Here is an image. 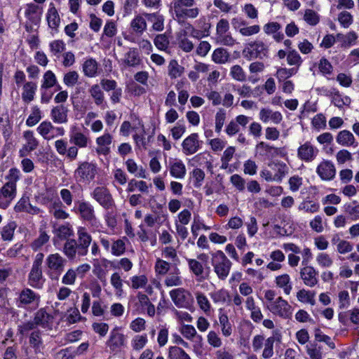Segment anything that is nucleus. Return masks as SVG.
<instances>
[{"mask_svg":"<svg viewBox=\"0 0 359 359\" xmlns=\"http://www.w3.org/2000/svg\"><path fill=\"white\" fill-rule=\"evenodd\" d=\"M172 8L179 22H183L187 19L196 18L200 13V8L194 7L195 0H174Z\"/></svg>","mask_w":359,"mask_h":359,"instance_id":"nucleus-1","label":"nucleus"},{"mask_svg":"<svg viewBox=\"0 0 359 359\" xmlns=\"http://www.w3.org/2000/svg\"><path fill=\"white\" fill-rule=\"evenodd\" d=\"M210 255L215 273L219 279H226L229 274L232 263L221 250L210 252Z\"/></svg>","mask_w":359,"mask_h":359,"instance_id":"nucleus-2","label":"nucleus"},{"mask_svg":"<svg viewBox=\"0 0 359 359\" xmlns=\"http://www.w3.org/2000/svg\"><path fill=\"white\" fill-rule=\"evenodd\" d=\"M269 49L267 46L261 41H256L247 44L243 50L245 58L248 60L257 58L263 59L267 57Z\"/></svg>","mask_w":359,"mask_h":359,"instance_id":"nucleus-3","label":"nucleus"},{"mask_svg":"<svg viewBox=\"0 0 359 359\" xmlns=\"http://www.w3.org/2000/svg\"><path fill=\"white\" fill-rule=\"evenodd\" d=\"M97 166L87 161L81 163L74 172V177L79 182H90L97 174Z\"/></svg>","mask_w":359,"mask_h":359,"instance_id":"nucleus-4","label":"nucleus"},{"mask_svg":"<svg viewBox=\"0 0 359 359\" xmlns=\"http://www.w3.org/2000/svg\"><path fill=\"white\" fill-rule=\"evenodd\" d=\"M126 337L121 332V328L116 327L110 332L109 339L106 342L109 351L114 353L120 352L126 346Z\"/></svg>","mask_w":359,"mask_h":359,"instance_id":"nucleus-5","label":"nucleus"},{"mask_svg":"<svg viewBox=\"0 0 359 359\" xmlns=\"http://www.w3.org/2000/svg\"><path fill=\"white\" fill-rule=\"evenodd\" d=\"M67 263L66 259L62 257L59 253L49 255L46 259V264L50 271V276L57 278L64 271L65 266Z\"/></svg>","mask_w":359,"mask_h":359,"instance_id":"nucleus-6","label":"nucleus"},{"mask_svg":"<svg viewBox=\"0 0 359 359\" xmlns=\"http://www.w3.org/2000/svg\"><path fill=\"white\" fill-rule=\"evenodd\" d=\"M91 196L93 199L106 210H109L115 205L112 195L109 190L104 187H95Z\"/></svg>","mask_w":359,"mask_h":359,"instance_id":"nucleus-7","label":"nucleus"},{"mask_svg":"<svg viewBox=\"0 0 359 359\" xmlns=\"http://www.w3.org/2000/svg\"><path fill=\"white\" fill-rule=\"evenodd\" d=\"M267 309L274 315L285 319L290 318L292 314L291 306L281 297L276 298L271 303H269Z\"/></svg>","mask_w":359,"mask_h":359,"instance_id":"nucleus-8","label":"nucleus"},{"mask_svg":"<svg viewBox=\"0 0 359 359\" xmlns=\"http://www.w3.org/2000/svg\"><path fill=\"white\" fill-rule=\"evenodd\" d=\"M37 132L46 140H50L56 136H63L65 129L62 127H55L50 121H43L36 128Z\"/></svg>","mask_w":359,"mask_h":359,"instance_id":"nucleus-9","label":"nucleus"},{"mask_svg":"<svg viewBox=\"0 0 359 359\" xmlns=\"http://www.w3.org/2000/svg\"><path fill=\"white\" fill-rule=\"evenodd\" d=\"M318 149L309 141H306L300 144L297 149V157L301 161L306 163L313 161L318 156Z\"/></svg>","mask_w":359,"mask_h":359,"instance_id":"nucleus-10","label":"nucleus"},{"mask_svg":"<svg viewBox=\"0 0 359 359\" xmlns=\"http://www.w3.org/2000/svg\"><path fill=\"white\" fill-rule=\"evenodd\" d=\"M40 295L29 288L23 289L18 297V302L19 307H26L32 305L38 307L40 302Z\"/></svg>","mask_w":359,"mask_h":359,"instance_id":"nucleus-11","label":"nucleus"},{"mask_svg":"<svg viewBox=\"0 0 359 359\" xmlns=\"http://www.w3.org/2000/svg\"><path fill=\"white\" fill-rule=\"evenodd\" d=\"M201 144L198 133H191L182 143V152L186 156L194 154L201 149Z\"/></svg>","mask_w":359,"mask_h":359,"instance_id":"nucleus-12","label":"nucleus"},{"mask_svg":"<svg viewBox=\"0 0 359 359\" xmlns=\"http://www.w3.org/2000/svg\"><path fill=\"white\" fill-rule=\"evenodd\" d=\"M142 62L139 50L135 48H129L121 60V65L124 68L137 67Z\"/></svg>","mask_w":359,"mask_h":359,"instance_id":"nucleus-13","label":"nucleus"},{"mask_svg":"<svg viewBox=\"0 0 359 359\" xmlns=\"http://www.w3.org/2000/svg\"><path fill=\"white\" fill-rule=\"evenodd\" d=\"M316 172L323 180H331L336 175L334 163L328 160H323L316 168Z\"/></svg>","mask_w":359,"mask_h":359,"instance_id":"nucleus-14","label":"nucleus"},{"mask_svg":"<svg viewBox=\"0 0 359 359\" xmlns=\"http://www.w3.org/2000/svg\"><path fill=\"white\" fill-rule=\"evenodd\" d=\"M23 138L25 143L20 150V156L21 157L27 156L31 151L35 150L39 146V141L34 137L32 130H26L23 133Z\"/></svg>","mask_w":359,"mask_h":359,"instance_id":"nucleus-15","label":"nucleus"},{"mask_svg":"<svg viewBox=\"0 0 359 359\" xmlns=\"http://www.w3.org/2000/svg\"><path fill=\"white\" fill-rule=\"evenodd\" d=\"M77 245L80 248L82 256H86L88 252V248L92 242V236L85 227L80 226L77 229Z\"/></svg>","mask_w":359,"mask_h":359,"instance_id":"nucleus-16","label":"nucleus"},{"mask_svg":"<svg viewBox=\"0 0 359 359\" xmlns=\"http://www.w3.org/2000/svg\"><path fill=\"white\" fill-rule=\"evenodd\" d=\"M282 335L279 330H276L273 332L272 336L268 337L264 344V350L262 357L264 359L271 358L273 355V346L275 342L280 343Z\"/></svg>","mask_w":359,"mask_h":359,"instance_id":"nucleus-17","label":"nucleus"},{"mask_svg":"<svg viewBox=\"0 0 359 359\" xmlns=\"http://www.w3.org/2000/svg\"><path fill=\"white\" fill-rule=\"evenodd\" d=\"M29 344L36 355H43L45 345L42 339V332L41 330H36L30 334Z\"/></svg>","mask_w":359,"mask_h":359,"instance_id":"nucleus-18","label":"nucleus"},{"mask_svg":"<svg viewBox=\"0 0 359 359\" xmlns=\"http://www.w3.org/2000/svg\"><path fill=\"white\" fill-rule=\"evenodd\" d=\"M318 271L311 266H304L300 270V277L304 283L309 287H313L318 283Z\"/></svg>","mask_w":359,"mask_h":359,"instance_id":"nucleus-19","label":"nucleus"},{"mask_svg":"<svg viewBox=\"0 0 359 359\" xmlns=\"http://www.w3.org/2000/svg\"><path fill=\"white\" fill-rule=\"evenodd\" d=\"M256 150L259 151V155L266 158H273L278 156H283V149L281 148L271 146L264 142H260L256 145Z\"/></svg>","mask_w":359,"mask_h":359,"instance_id":"nucleus-20","label":"nucleus"},{"mask_svg":"<svg viewBox=\"0 0 359 359\" xmlns=\"http://www.w3.org/2000/svg\"><path fill=\"white\" fill-rule=\"evenodd\" d=\"M55 236L53 238V243L55 245L57 240L65 241L70 240L74 235V231L69 223L61 224L53 229Z\"/></svg>","mask_w":359,"mask_h":359,"instance_id":"nucleus-21","label":"nucleus"},{"mask_svg":"<svg viewBox=\"0 0 359 359\" xmlns=\"http://www.w3.org/2000/svg\"><path fill=\"white\" fill-rule=\"evenodd\" d=\"M112 135L109 133L97 137L95 142L97 145L96 152L98 154L108 155L110 153V144L112 142Z\"/></svg>","mask_w":359,"mask_h":359,"instance_id":"nucleus-22","label":"nucleus"},{"mask_svg":"<svg viewBox=\"0 0 359 359\" xmlns=\"http://www.w3.org/2000/svg\"><path fill=\"white\" fill-rule=\"evenodd\" d=\"M63 254L70 260H74L76 257V255L83 257L80 252V248L77 245L76 240L72 238L65 241L62 249Z\"/></svg>","mask_w":359,"mask_h":359,"instance_id":"nucleus-23","label":"nucleus"},{"mask_svg":"<svg viewBox=\"0 0 359 359\" xmlns=\"http://www.w3.org/2000/svg\"><path fill=\"white\" fill-rule=\"evenodd\" d=\"M68 109L63 104L53 107L50 111V117L55 123H66L68 121Z\"/></svg>","mask_w":359,"mask_h":359,"instance_id":"nucleus-24","label":"nucleus"},{"mask_svg":"<svg viewBox=\"0 0 359 359\" xmlns=\"http://www.w3.org/2000/svg\"><path fill=\"white\" fill-rule=\"evenodd\" d=\"M45 278L43 276L42 269L32 268L28 276V284L36 289L43 287Z\"/></svg>","mask_w":359,"mask_h":359,"instance_id":"nucleus-25","label":"nucleus"},{"mask_svg":"<svg viewBox=\"0 0 359 359\" xmlns=\"http://www.w3.org/2000/svg\"><path fill=\"white\" fill-rule=\"evenodd\" d=\"M169 170L170 175L177 179H183L187 172L184 163L180 159H174L169 162Z\"/></svg>","mask_w":359,"mask_h":359,"instance_id":"nucleus-26","label":"nucleus"},{"mask_svg":"<svg viewBox=\"0 0 359 359\" xmlns=\"http://www.w3.org/2000/svg\"><path fill=\"white\" fill-rule=\"evenodd\" d=\"M170 297L177 307H185L188 304L187 296L189 293L183 288H177L170 291Z\"/></svg>","mask_w":359,"mask_h":359,"instance_id":"nucleus-27","label":"nucleus"},{"mask_svg":"<svg viewBox=\"0 0 359 359\" xmlns=\"http://www.w3.org/2000/svg\"><path fill=\"white\" fill-rule=\"evenodd\" d=\"M78 209L81 217L87 222H92L96 219L93 205L88 202L79 201Z\"/></svg>","mask_w":359,"mask_h":359,"instance_id":"nucleus-28","label":"nucleus"},{"mask_svg":"<svg viewBox=\"0 0 359 359\" xmlns=\"http://www.w3.org/2000/svg\"><path fill=\"white\" fill-rule=\"evenodd\" d=\"M69 137L70 142L80 148L86 147L90 142V138L76 128L71 131Z\"/></svg>","mask_w":359,"mask_h":359,"instance_id":"nucleus-29","label":"nucleus"},{"mask_svg":"<svg viewBox=\"0 0 359 359\" xmlns=\"http://www.w3.org/2000/svg\"><path fill=\"white\" fill-rule=\"evenodd\" d=\"M336 140L339 144L343 147L353 146L356 147L358 146V142H355V137L347 130L340 131L336 137Z\"/></svg>","mask_w":359,"mask_h":359,"instance_id":"nucleus-30","label":"nucleus"},{"mask_svg":"<svg viewBox=\"0 0 359 359\" xmlns=\"http://www.w3.org/2000/svg\"><path fill=\"white\" fill-rule=\"evenodd\" d=\"M259 118L264 123L271 120L273 123L278 124L283 120V116L279 111H273L269 109L263 108L259 111Z\"/></svg>","mask_w":359,"mask_h":359,"instance_id":"nucleus-31","label":"nucleus"},{"mask_svg":"<svg viewBox=\"0 0 359 359\" xmlns=\"http://www.w3.org/2000/svg\"><path fill=\"white\" fill-rule=\"evenodd\" d=\"M46 20L50 29L57 32L60 24V18L54 4L51 3L48 10Z\"/></svg>","mask_w":359,"mask_h":359,"instance_id":"nucleus-32","label":"nucleus"},{"mask_svg":"<svg viewBox=\"0 0 359 359\" xmlns=\"http://www.w3.org/2000/svg\"><path fill=\"white\" fill-rule=\"evenodd\" d=\"M144 15V13L136 15L130 22V28L137 34L141 35L147 29V24Z\"/></svg>","mask_w":359,"mask_h":359,"instance_id":"nucleus-33","label":"nucleus"},{"mask_svg":"<svg viewBox=\"0 0 359 359\" xmlns=\"http://www.w3.org/2000/svg\"><path fill=\"white\" fill-rule=\"evenodd\" d=\"M82 72L84 76L93 78L98 74V63L93 58H88L82 65Z\"/></svg>","mask_w":359,"mask_h":359,"instance_id":"nucleus-34","label":"nucleus"},{"mask_svg":"<svg viewBox=\"0 0 359 359\" xmlns=\"http://www.w3.org/2000/svg\"><path fill=\"white\" fill-rule=\"evenodd\" d=\"M187 262L190 271L197 278L198 280L202 281L205 279L202 263L195 259H187Z\"/></svg>","mask_w":359,"mask_h":359,"instance_id":"nucleus-35","label":"nucleus"},{"mask_svg":"<svg viewBox=\"0 0 359 359\" xmlns=\"http://www.w3.org/2000/svg\"><path fill=\"white\" fill-rule=\"evenodd\" d=\"M25 16L33 23H36L40 20L42 14V8L34 4L27 5L25 10Z\"/></svg>","mask_w":359,"mask_h":359,"instance_id":"nucleus-36","label":"nucleus"},{"mask_svg":"<svg viewBox=\"0 0 359 359\" xmlns=\"http://www.w3.org/2000/svg\"><path fill=\"white\" fill-rule=\"evenodd\" d=\"M89 93L93 98L95 104L102 108L105 107L104 93L98 84H94L89 88Z\"/></svg>","mask_w":359,"mask_h":359,"instance_id":"nucleus-37","label":"nucleus"},{"mask_svg":"<svg viewBox=\"0 0 359 359\" xmlns=\"http://www.w3.org/2000/svg\"><path fill=\"white\" fill-rule=\"evenodd\" d=\"M269 165L273 166V169L275 171V174L273 175L275 182H281L283 178L288 173L289 168L285 163H273Z\"/></svg>","mask_w":359,"mask_h":359,"instance_id":"nucleus-38","label":"nucleus"},{"mask_svg":"<svg viewBox=\"0 0 359 359\" xmlns=\"http://www.w3.org/2000/svg\"><path fill=\"white\" fill-rule=\"evenodd\" d=\"M37 88V86L34 82H27L23 86V92L22 98L24 102L29 103L34 98V95Z\"/></svg>","mask_w":359,"mask_h":359,"instance_id":"nucleus-39","label":"nucleus"},{"mask_svg":"<svg viewBox=\"0 0 359 359\" xmlns=\"http://www.w3.org/2000/svg\"><path fill=\"white\" fill-rule=\"evenodd\" d=\"M276 285L282 288L286 294H290L292 289L290 277L288 274L285 273L278 276L275 280Z\"/></svg>","mask_w":359,"mask_h":359,"instance_id":"nucleus-40","label":"nucleus"},{"mask_svg":"<svg viewBox=\"0 0 359 359\" xmlns=\"http://www.w3.org/2000/svg\"><path fill=\"white\" fill-rule=\"evenodd\" d=\"M126 165L127 170L130 173L134 174L137 177H141V178L147 177L145 170L142 166L139 167L133 159H132V158L128 159L126 161Z\"/></svg>","mask_w":359,"mask_h":359,"instance_id":"nucleus-41","label":"nucleus"},{"mask_svg":"<svg viewBox=\"0 0 359 359\" xmlns=\"http://www.w3.org/2000/svg\"><path fill=\"white\" fill-rule=\"evenodd\" d=\"M182 334L187 339L201 342L202 337L197 334V332L193 325H184L181 328Z\"/></svg>","mask_w":359,"mask_h":359,"instance_id":"nucleus-42","label":"nucleus"},{"mask_svg":"<svg viewBox=\"0 0 359 359\" xmlns=\"http://www.w3.org/2000/svg\"><path fill=\"white\" fill-rule=\"evenodd\" d=\"M229 52L223 48H216L212 55V60L217 64H225L229 60Z\"/></svg>","mask_w":359,"mask_h":359,"instance_id":"nucleus-43","label":"nucleus"},{"mask_svg":"<svg viewBox=\"0 0 359 359\" xmlns=\"http://www.w3.org/2000/svg\"><path fill=\"white\" fill-rule=\"evenodd\" d=\"M149 20H153L152 29L156 32H161L164 29V18L163 15L156 13H144Z\"/></svg>","mask_w":359,"mask_h":359,"instance_id":"nucleus-44","label":"nucleus"},{"mask_svg":"<svg viewBox=\"0 0 359 359\" xmlns=\"http://www.w3.org/2000/svg\"><path fill=\"white\" fill-rule=\"evenodd\" d=\"M52 318V316L49 315L45 309H41L36 313L34 321L36 325L46 327Z\"/></svg>","mask_w":359,"mask_h":359,"instance_id":"nucleus-45","label":"nucleus"},{"mask_svg":"<svg viewBox=\"0 0 359 359\" xmlns=\"http://www.w3.org/2000/svg\"><path fill=\"white\" fill-rule=\"evenodd\" d=\"M49 239L50 236L48 233L45 231L40 229L38 238L31 243L32 249L34 251H37L41 249L43 245L47 243L49 241Z\"/></svg>","mask_w":359,"mask_h":359,"instance_id":"nucleus-46","label":"nucleus"},{"mask_svg":"<svg viewBox=\"0 0 359 359\" xmlns=\"http://www.w3.org/2000/svg\"><path fill=\"white\" fill-rule=\"evenodd\" d=\"M184 71V68L180 65L176 60H172L168 65V74L171 79L180 77Z\"/></svg>","mask_w":359,"mask_h":359,"instance_id":"nucleus-47","label":"nucleus"},{"mask_svg":"<svg viewBox=\"0 0 359 359\" xmlns=\"http://www.w3.org/2000/svg\"><path fill=\"white\" fill-rule=\"evenodd\" d=\"M137 189L143 193H148L149 187L144 181H137L132 179L128 182L127 191L128 192H133Z\"/></svg>","mask_w":359,"mask_h":359,"instance_id":"nucleus-48","label":"nucleus"},{"mask_svg":"<svg viewBox=\"0 0 359 359\" xmlns=\"http://www.w3.org/2000/svg\"><path fill=\"white\" fill-rule=\"evenodd\" d=\"M56 83L57 79L55 74L52 71L48 70L43 74L41 88V89L46 90L53 87Z\"/></svg>","mask_w":359,"mask_h":359,"instance_id":"nucleus-49","label":"nucleus"},{"mask_svg":"<svg viewBox=\"0 0 359 359\" xmlns=\"http://www.w3.org/2000/svg\"><path fill=\"white\" fill-rule=\"evenodd\" d=\"M154 43L158 50L165 51L169 48L170 41L165 34H159L155 36Z\"/></svg>","mask_w":359,"mask_h":359,"instance_id":"nucleus-50","label":"nucleus"},{"mask_svg":"<svg viewBox=\"0 0 359 359\" xmlns=\"http://www.w3.org/2000/svg\"><path fill=\"white\" fill-rule=\"evenodd\" d=\"M17 225L15 222H11L5 225L1 231V238L4 241H10L13 239L14 231Z\"/></svg>","mask_w":359,"mask_h":359,"instance_id":"nucleus-51","label":"nucleus"},{"mask_svg":"<svg viewBox=\"0 0 359 359\" xmlns=\"http://www.w3.org/2000/svg\"><path fill=\"white\" fill-rule=\"evenodd\" d=\"M219 321L222 327V332L223 335H224L225 337L230 336L232 332V329L227 315L220 312L219 316Z\"/></svg>","mask_w":359,"mask_h":359,"instance_id":"nucleus-52","label":"nucleus"},{"mask_svg":"<svg viewBox=\"0 0 359 359\" xmlns=\"http://www.w3.org/2000/svg\"><path fill=\"white\" fill-rule=\"evenodd\" d=\"M315 293L311 291H307L304 289L300 290L297 293V298L301 302L309 303L311 305L316 304Z\"/></svg>","mask_w":359,"mask_h":359,"instance_id":"nucleus-53","label":"nucleus"},{"mask_svg":"<svg viewBox=\"0 0 359 359\" xmlns=\"http://www.w3.org/2000/svg\"><path fill=\"white\" fill-rule=\"evenodd\" d=\"M168 357L170 359H191L190 356L178 346L170 347Z\"/></svg>","mask_w":359,"mask_h":359,"instance_id":"nucleus-54","label":"nucleus"},{"mask_svg":"<svg viewBox=\"0 0 359 359\" xmlns=\"http://www.w3.org/2000/svg\"><path fill=\"white\" fill-rule=\"evenodd\" d=\"M306 352L311 359H323L321 347L316 342L307 345Z\"/></svg>","mask_w":359,"mask_h":359,"instance_id":"nucleus-55","label":"nucleus"},{"mask_svg":"<svg viewBox=\"0 0 359 359\" xmlns=\"http://www.w3.org/2000/svg\"><path fill=\"white\" fill-rule=\"evenodd\" d=\"M79 79V74L76 71H69L64 74L63 82L67 87H74Z\"/></svg>","mask_w":359,"mask_h":359,"instance_id":"nucleus-56","label":"nucleus"},{"mask_svg":"<svg viewBox=\"0 0 359 359\" xmlns=\"http://www.w3.org/2000/svg\"><path fill=\"white\" fill-rule=\"evenodd\" d=\"M41 111L37 106L32 108V113L26 121L27 126L32 127L35 126L41 119Z\"/></svg>","mask_w":359,"mask_h":359,"instance_id":"nucleus-57","label":"nucleus"},{"mask_svg":"<svg viewBox=\"0 0 359 359\" xmlns=\"http://www.w3.org/2000/svg\"><path fill=\"white\" fill-rule=\"evenodd\" d=\"M180 271L178 269H175V273L168 274L165 279V285L168 287L179 286L181 285L182 281L180 276H179Z\"/></svg>","mask_w":359,"mask_h":359,"instance_id":"nucleus-58","label":"nucleus"},{"mask_svg":"<svg viewBox=\"0 0 359 359\" xmlns=\"http://www.w3.org/2000/svg\"><path fill=\"white\" fill-rule=\"evenodd\" d=\"M314 332V337L316 341L325 343L331 349L335 348V344L332 341V339L329 336L323 334L319 328L315 329Z\"/></svg>","mask_w":359,"mask_h":359,"instance_id":"nucleus-59","label":"nucleus"},{"mask_svg":"<svg viewBox=\"0 0 359 359\" xmlns=\"http://www.w3.org/2000/svg\"><path fill=\"white\" fill-rule=\"evenodd\" d=\"M49 48L51 53L55 56L64 52L66 45L62 39L53 40L49 43Z\"/></svg>","mask_w":359,"mask_h":359,"instance_id":"nucleus-60","label":"nucleus"},{"mask_svg":"<svg viewBox=\"0 0 359 359\" xmlns=\"http://www.w3.org/2000/svg\"><path fill=\"white\" fill-rule=\"evenodd\" d=\"M287 62L289 65L296 66L298 68L302 65V60L297 50H288Z\"/></svg>","mask_w":359,"mask_h":359,"instance_id":"nucleus-61","label":"nucleus"},{"mask_svg":"<svg viewBox=\"0 0 359 359\" xmlns=\"http://www.w3.org/2000/svg\"><path fill=\"white\" fill-rule=\"evenodd\" d=\"M110 282L111 285L114 287L117 295H121L123 293V280L120 274L115 272L111 274Z\"/></svg>","mask_w":359,"mask_h":359,"instance_id":"nucleus-62","label":"nucleus"},{"mask_svg":"<svg viewBox=\"0 0 359 359\" xmlns=\"http://www.w3.org/2000/svg\"><path fill=\"white\" fill-rule=\"evenodd\" d=\"M211 156L208 153H201L195 156L193 161L197 162L199 165H205V166L210 170L212 168V163L210 161Z\"/></svg>","mask_w":359,"mask_h":359,"instance_id":"nucleus-63","label":"nucleus"},{"mask_svg":"<svg viewBox=\"0 0 359 359\" xmlns=\"http://www.w3.org/2000/svg\"><path fill=\"white\" fill-rule=\"evenodd\" d=\"M230 75L231 77L238 81H245L246 80V74L243 69L238 65H233L231 67Z\"/></svg>","mask_w":359,"mask_h":359,"instance_id":"nucleus-64","label":"nucleus"}]
</instances>
